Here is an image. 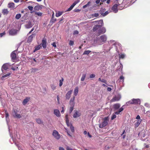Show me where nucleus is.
Wrapping results in <instances>:
<instances>
[{
  "instance_id": "09e8293b",
  "label": "nucleus",
  "mask_w": 150,
  "mask_h": 150,
  "mask_svg": "<svg viewBox=\"0 0 150 150\" xmlns=\"http://www.w3.org/2000/svg\"><path fill=\"white\" fill-rule=\"evenodd\" d=\"M35 14L38 15V16H41L42 15V13L40 12H36Z\"/></svg>"
},
{
  "instance_id": "aec40b11",
  "label": "nucleus",
  "mask_w": 150,
  "mask_h": 150,
  "mask_svg": "<svg viewBox=\"0 0 150 150\" xmlns=\"http://www.w3.org/2000/svg\"><path fill=\"white\" fill-rule=\"evenodd\" d=\"M63 13V11H58L56 12L55 14V16L56 17H59L61 16Z\"/></svg>"
},
{
  "instance_id": "680f3d73",
  "label": "nucleus",
  "mask_w": 150,
  "mask_h": 150,
  "mask_svg": "<svg viewBox=\"0 0 150 150\" xmlns=\"http://www.w3.org/2000/svg\"><path fill=\"white\" fill-rule=\"evenodd\" d=\"M52 45L54 47H57V45L56 44V43L55 42H53Z\"/></svg>"
},
{
  "instance_id": "2f4dec72",
  "label": "nucleus",
  "mask_w": 150,
  "mask_h": 150,
  "mask_svg": "<svg viewBox=\"0 0 150 150\" xmlns=\"http://www.w3.org/2000/svg\"><path fill=\"white\" fill-rule=\"evenodd\" d=\"M41 47V46L40 45H38L37 46L35 47V49L33 51V52H35L36 51L39 50Z\"/></svg>"
},
{
  "instance_id": "7ed1b4c3",
  "label": "nucleus",
  "mask_w": 150,
  "mask_h": 150,
  "mask_svg": "<svg viewBox=\"0 0 150 150\" xmlns=\"http://www.w3.org/2000/svg\"><path fill=\"white\" fill-rule=\"evenodd\" d=\"M109 121V118L108 117H105L103 121L101 124L99 125V127L100 128H102L106 126L108 124V122Z\"/></svg>"
},
{
  "instance_id": "4be33fe9",
  "label": "nucleus",
  "mask_w": 150,
  "mask_h": 150,
  "mask_svg": "<svg viewBox=\"0 0 150 150\" xmlns=\"http://www.w3.org/2000/svg\"><path fill=\"white\" fill-rule=\"evenodd\" d=\"M79 92V88L78 87H76L74 90V94L75 96H76L77 95V94Z\"/></svg>"
},
{
  "instance_id": "ddd939ff",
  "label": "nucleus",
  "mask_w": 150,
  "mask_h": 150,
  "mask_svg": "<svg viewBox=\"0 0 150 150\" xmlns=\"http://www.w3.org/2000/svg\"><path fill=\"white\" fill-rule=\"evenodd\" d=\"M124 79V77L122 76H121L119 78V79L118 80L117 82H120V84L121 83L122 85L123 86Z\"/></svg>"
},
{
  "instance_id": "f704fd0d",
  "label": "nucleus",
  "mask_w": 150,
  "mask_h": 150,
  "mask_svg": "<svg viewBox=\"0 0 150 150\" xmlns=\"http://www.w3.org/2000/svg\"><path fill=\"white\" fill-rule=\"evenodd\" d=\"M91 4V2L90 1L88 2L86 4L83 6V8H85L89 6Z\"/></svg>"
},
{
  "instance_id": "13d9d810",
  "label": "nucleus",
  "mask_w": 150,
  "mask_h": 150,
  "mask_svg": "<svg viewBox=\"0 0 150 150\" xmlns=\"http://www.w3.org/2000/svg\"><path fill=\"white\" fill-rule=\"evenodd\" d=\"M66 119V121H69V119H68V116L67 115L65 117Z\"/></svg>"
},
{
  "instance_id": "f03ea898",
  "label": "nucleus",
  "mask_w": 150,
  "mask_h": 150,
  "mask_svg": "<svg viewBox=\"0 0 150 150\" xmlns=\"http://www.w3.org/2000/svg\"><path fill=\"white\" fill-rule=\"evenodd\" d=\"M107 40V37L105 35H103L100 36L99 38H98L97 42L99 45L102 44L103 42H105Z\"/></svg>"
},
{
  "instance_id": "79ce46f5",
  "label": "nucleus",
  "mask_w": 150,
  "mask_h": 150,
  "mask_svg": "<svg viewBox=\"0 0 150 150\" xmlns=\"http://www.w3.org/2000/svg\"><path fill=\"white\" fill-rule=\"evenodd\" d=\"M10 73H8L5 75H3L1 78V79L3 80L4 78L9 76V75H10Z\"/></svg>"
},
{
  "instance_id": "ea45409f",
  "label": "nucleus",
  "mask_w": 150,
  "mask_h": 150,
  "mask_svg": "<svg viewBox=\"0 0 150 150\" xmlns=\"http://www.w3.org/2000/svg\"><path fill=\"white\" fill-rule=\"evenodd\" d=\"M86 74H83L82 75V76L81 78V81H83L84 80V79L86 78Z\"/></svg>"
},
{
  "instance_id": "052dcab7",
  "label": "nucleus",
  "mask_w": 150,
  "mask_h": 150,
  "mask_svg": "<svg viewBox=\"0 0 150 150\" xmlns=\"http://www.w3.org/2000/svg\"><path fill=\"white\" fill-rule=\"evenodd\" d=\"M73 9V8L71 7V6L70 7L68 8L67 10L66 11H71L72 9Z\"/></svg>"
},
{
  "instance_id": "338daca9",
  "label": "nucleus",
  "mask_w": 150,
  "mask_h": 150,
  "mask_svg": "<svg viewBox=\"0 0 150 150\" xmlns=\"http://www.w3.org/2000/svg\"><path fill=\"white\" fill-rule=\"evenodd\" d=\"M136 119L137 120H142L141 119H140V117L139 115H137L136 117Z\"/></svg>"
},
{
  "instance_id": "9d476101",
  "label": "nucleus",
  "mask_w": 150,
  "mask_h": 150,
  "mask_svg": "<svg viewBox=\"0 0 150 150\" xmlns=\"http://www.w3.org/2000/svg\"><path fill=\"white\" fill-rule=\"evenodd\" d=\"M47 41L45 38H44L42 41V45L44 48H45L47 47Z\"/></svg>"
},
{
  "instance_id": "bb28decb",
  "label": "nucleus",
  "mask_w": 150,
  "mask_h": 150,
  "mask_svg": "<svg viewBox=\"0 0 150 150\" xmlns=\"http://www.w3.org/2000/svg\"><path fill=\"white\" fill-rule=\"evenodd\" d=\"M33 25L31 22H29L28 24L25 25V26L26 28H29L32 27Z\"/></svg>"
},
{
  "instance_id": "6ab92c4d",
  "label": "nucleus",
  "mask_w": 150,
  "mask_h": 150,
  "mask_svg": "<svg viewBox=\"0 0 150 150\" xmlns=\"http://www.w3.org/2000/svg\"><path fill=\"white\" fill-rule=\"evenodd\" d=\"M35 34H32L29 36L28 37L27 42L28 43L30 42L32 40L34 36H35Z\"/></svg>"
},
{
  "instance_id": "864d4df0",
  "label": "nucleus",
  "mask_w": 150,
  "mask_h": 150,
  "mask_svg": "<svg viewBox=\"0 0 150 150\" xmlns=\"http://www.w3.org/2000/svg\"><path fill=\"white\" fill-rule=\"evenodd\" d=\"M66 124L68 126L70 127L72 125L71 124H70L69 123V121H66Z\"/></svg>"
},
{
  "instance_id": "b1692460",
  "label": "nucleus",
  "mask_w": 150,
  "mask_h": 150,
  "mask_svg": "<svg viewBox=\"0 0 150 150\" xmlns=\"http://www.w3.org/2000/svg\"><path fill=\"white\" fill-rule=\"evenodd\" d=\"M8 84L10 86L11 88L12 89H14L16 87H17V86H16V83L15 82H14L12 84H10V83H8Z\"/></svg>"
},
{
  "instance_id": "3c124183",
  "label": "nucleus",
  "mask_w": 150,
  "mask_h": 150,
  "mask_svg": "<svg viewBox=\"0 0 150 150\" xmlns=\"http://www.w3.org/2000/svg\"><path fill=\"white\" fill-rule=\"evenodd\" d=\"M75 97L74 96L72 98H71L69 102H74Z\"/></svg>"
},
{
  "instance_id": "49530a36",
  "label": "nucleus",
  "mask_w": 150,
  "mask_h": 150,
  "mask_svg": "<svg viewBox=\"0 0 150 150\" xmlns=\"http://www.w3.org/2000/svg\"><path fill=\"white\" fill-rule=\"evenodd\" d=\"M69 104L71 106L74 107L75 104L74 102H69Z\"/></svg>"
},
{
  "instance_id": "2eb2a0df",
  "label": "nucleus",
  "mask_w": 150,
  "mask_h": 150,
  "mask_svg": "<svg viewBox=\"0 0 150 150\" xmlns=\"http://www.w3.org/2000/svg\"><path fill=\"white\" fill-rule=\"evenodd\" d=\"M30 98L29 97H27L25 99L23 100L22 102L23 105H25L30 100Z\"/></svg>"
},
{
  "instance_id": "20e7f679",
  "label": "nucleus",
  "mask_w": 150,
  "mask_h": 150,
  "mask_svg": "<svg viewBox=\"0 0 150 150\" xmlns=\"http://www.w3.org/2000/svg\"><path fill=\"white\" fill-rule=\"evenodd\" d=\"M118 5H119V4H118L117 3L115 4L112 7V9L115 13H117L118 9L121 10L123 9V8H120L119 6L118 7Z\"/></svg>"
},
{
  "instance_id": "37998d69",
  "label": "nucleus",
  "mask_w": 150,
  "mask_h": 150,
  "mask_svg": "<svg viewBox=\"0 0 150 150\" xmlns=\"http://www.w3.org/2000/svg\"><path fill=\"white\" fill-rule=\"evenodd\" d=\"M51 87L52 89L54 90L56 89V86L54 84H52L51 85Z\"/></svg>"
},
{
  "instance_id": "a211bd4d",
  "label": "nucleus",
  "mask_w": 150,
  "mask_h": 150,
  "mask_svg": "<svg viewBox=\"0 0 150 150\" xmlns=\"http://www.w3.org/2000/svg\"><path fill=\"white\" fill-rule=\"evenodd\" d=\"M81 115V113L79 111H76L75 112L73 115V117L74 118H76L79 117Z\"/></svg>"
},
{
  "instance_id": "de8ad7c7",
  "label": "nucleus",
  "mask_w": 150,
  "mask_h": 150,
  "mask_svg": "<svg viewBox=\"0 0 150 150\" xmlns=\"http://www.w3.org/2000/svg\"><path fill=\"white\" fill-rule=\"evenodd\" d=\"M74 107L73 106H71L69 109V113H71L74 109Z\"/></svg>"
},
{
  "instance_id": "423d86ee",
  "label": "nucleus",
  "mask_w": 150,
  "mask_h": 150,
  "mask_svg": "<svg viewBox=\"0 0 150 150\" xmlns=\"http://www.w3.org/2000/svg\"><path fill=\"white\" fill-rule=\"evenodd\" d=\"M52 134L54 137L57 139H58L60 138V135L57 131L56 130L53 131Z\"/></svg>"
},
{
  "instance_id": "774afa93",
  "label": "nucleus",
  "mask_w": 150,
  "mask_h": 150,
  "mask_svg": "<svg viewBox=\"0 0 150 150\" xmlns=\"http://www.w3.org/2000/svg\"><path fill=\"white\" fill-rule=\"evenodd\" d=\"M11 69L12 70H13V71H15V70H17V69H18V67H16V68H14V67H12L11 68Z\"/></svg>"
},
{
  "instance_id": "dca6fc26",
  "label": "nucleus",
  "mask_w": 150,
  "mask_h": 150,
  "mask_svg": "<svg viewBox=\"0 0 150 150\" xmlns=\"http://www.w3.org/2000/svg\"><path fill=\"white\" fill-rule=\"evenodd\" d=\"M17 32V31L16 30L12 29L10 30L9 33L10 35H13L16 34Z\"/></svg>"
},
{
  "instance_id": "39448f33",
  "label": "nucleus",
  "mask_w": 150,
  "mask_h": 150,
  "mask_svg": "<svg viewBox=\"0 0 150 150\" xmlns=\"http://www.w3.org/2000/svg\"><path fill=\"white\" fill-rule=\"evenodd\" d=\"M121 96L120 94H118L115 95L111 100V102H114L119 100L121 99Z\"/></svg>"
},
{
  "instance_id": "a18cd8bd",
  "label": "nucleus",
  "mask_w": 150,
  "mask_h": 150,
  "mask_svg": "<svg viewBox=\"0 0 150 150\" xmlns=\"http://www.w3.org/2000/svg\"><path fill=\"white\" fill-rule=\"evenodd\" d=\"M56 19H54V18H51L50 21L52 23H54L56 21Z\"/></svg>"
},
{
  "instance_id": "6e6552de",
  "label": "nucleus",
  "mask_w": 150,
  "mask_h": 150,
  "mask_svg": "<svg viewBox=\"0 0 150 150\" xmlns=\"http://www.w3.org/2000/svg\"><path fill=\"white\" fill-rule=\"evenodd\" d=\"M17 50H16L13 51L11 54V57L12 60L16 59V52H17Z\"/></svg>"
},
{
  "instance_id": "e433bc0d",
  "label": "nucleus",
  "mask_w": 150,
  "mask_h": 150,
  "mask_svg": "<svg viewBox=\"0 0 150 150\" xmlns=\"http://www.w3.org/2000/svg\"><path fill=\"white\" fill-rule=\"evenodd\" d=\"M5 114H6V121L7 122V123L8 125V120L7 119V118L8 117L9 115L8 112H7L6 111H5Z\"/></svg>"
},
{
  "instance_id": "58836bf2",
  "label": "nucleus",
  "mask_w": 150,
  "mask_h": 150,
  "mask_svg": "<svg viewBox=\"0 0 150 150\" xmlns=\"http://www.w3.org/2000/svg\"><path fill=\"white\" fill-rule=\"evenodd\" d=\"M91 52V51L89 50L85 51L83 53V55L87 54L88 55L89 53Z\"/></svg>"
},
{
  "instance_id": "4c0bfd02",
  "label": "nucleus",
  "mask_w": 150,
  "mask_h": 150,
  "mask_svg": "<svg viewBox=\"0 0 150 150\" xmlns=\"http://www.w3.org/2000/svg\"><path fill=\"white\" fill-rule=\"evenodd\" d=\"M64 81V79L63 78H62L61 79L59 80V86L61 87L62 86L63 84V82Z\"/></svg>"
},
{
  "instance_id": "9b49d317",
  "label": "nucleus",
  "mask_w": 150,
  "mask_h": 150,
  "mask_svg": "<svg viewBox=\"0 0 150 150\" xmlns=\"http://www.w3.org/2000/svg\"><path fill=\"white\" fill-rule=\"evenodd\" d=\"M72 93V90H70L69 91L66 95L65 97L67 99H69Z\"/></svg>"
},
{
  "instance_id": "72a5a7b5",
  "label": "nucleus",
  "mask_w": 150,
  "mask_h": 150,
  "mask_svg": "<svg viewBox=\"0 0 150 150\" xmlns=\"http://www.w3.org/2000/svg\"><path fill=\"white\" fill-rule=\"evenodd\" d=\"M96 22H98V24L100 25V27L103 25V22L102 20H100L98 21H96Z\"/></svg>"
},
{
  "instance_id": "f3484780",
  "label": "nucleus",
  "mask_w": 150,
  "mask_h": 150,
  "mask_svg": "<svg viewBox=\"0 0 150 150\" xmlns=\"http://www.w3.org/2000/svg\"><path fill=\"white\" fill-rule=\"evenodd\" d=\"M10 135L13 141L15 142V144L18 147L19 150H23V149H22V148L21 147L19 146V144H17L15 142V139H14L13 138V136H12L11 134H10Z\"/></svg>"
},
{
  "instance_id": "e2e57ef3",
  "label": "nucleus",
  "mask_w": 150,
  "mask_h": 150,
  "mask_svg": "<svg viewBox=\"0 0 150 150\" xmlns=\"http://www.w3.org/2000/svg\"><path fill=\"white\" fill-rule=\"evenodd\" d=\"M101 82L103 83H104L105 84H107V81L104 79H102V81H101Z\"/></svg>"
},
{
  "instance_id": "bf43d9fd",
  "label": "nucleus",
  "mask_w": 150,
  "mask_h": 150,
  "mask_svg": "<svg viewBox=\"0 0 150 150\" xmlns=\"http://www.w3.org/2000/svg\"><path fill=\"white\" fill-rule=\"evenodd\" d=\"M79 2V0H77V1H75L73 4H74V5H76L77 3H78Z\"/></svg>"
},
{
  "instance_id": "603ef678",
  "label": "nucleus",
  "mask_w": 150,
  "mask_h": 150,
  "mask_svg": "<svg viewBox=\"0 0 150 150\" xmlns=\"http://www.w3.org/2000/svg\"><path fill=\"white\" fill-rule=\"evenodd\" d=\"M95 76V75L94 74H92L90 75V78H93Z\"/></svg>"
},
{
  "instance_id": "1a4fd4ad",
  "label": "nucleus",
  "mask_w": 150,
  "mask_h": 150,
  "mask_svg": "<svg viewBox=\"0 0 150 150\" xmlns=\"http://www.w3.org/2000/svg\"><path fill=\"white\" fill-rule=\"evenodd\" d=\"M16 110H14L13 116L15 118L19 119L21 117V116L20 114H18Z\"/></svg>"
},
{
  "instance_id": "f8f14e48",
  "label": "nucleus",
  "mask_w": 150,
  "mask_h": 150,
  "mask_svg": "<svg viewBox=\"0 0 150 150\" xmlns=\"http://www.w3.org/2000/svg\"><path fill=\"white\" fill-rule=\"evenodd\" d=\"M54 113L57 117H59L61 116L60 111L58 109H54Z\"/></svg>"
},
{
  "instance_id": "393cba45",
  "label": "nucleus",
  "mask_w": 150,
  "mask_h": 150,
  "mask_svg": "<svg viewBox=\"0 0 150 150\" xmlns=\"http://www.w3.org/2000/svg\"><path fill=\"white\" fill-rule=\"evenodd\" d=\"M106 32V29L104 27L102 28L101 29H100L99 30V32L100 33L103 34L105 33Z\"/></svg>"
},
{
  "instance_id": "f257e3e1",
  "label": "nucleus",
  "mask_w": 150,
  "mask_h": 150,
  "mask_svg": "<svg viewBox=\"0 0 150 150\" xmlns=\"http://www.w3.org/2000/svg\"><path fill=\"white\" fill-rule=\"evenodd\" d=\"M141 101L139 99H134L133 98L130 101L126 103V104L127 105H129V104H140Z\"/></svg>"
},
{
  "instance_id": "c756f323",
  "label": "nucleus",
  "mask_w": 150,
  "mask_h": 150,
  "mask_svg": "<svg viewBox=\"0 0 150 150\" xmlns=\"http://www.w3.org/2000/svg\"><path fill=\"white\" fill-rule=\"evenodd\" d=\"M42 5H40L36 6L34 7V9L35 10H39L42 8Z\"/></svg>"
},
{
  "instance_id": "7c9ffc66",
  "label": "nucleus",
  "mask_w": 150,
  "mask_h": 150,
  "mask_svg": "<svg viewBox=\"0 0 150 150\" xmlns=\"http://www.w3.org/2000/svg\"><path fill=\"white\" fill-rule=\"evenodd\" d=\"M120 105L119 103H116L114 105V107L115 110H117L120 107Z\"/></svg>"
},
{
  "instance_id": "473e14b6",
  "label": "nucleus",
  "mask_w": 150,
  "mask_h": 150,
  "mask_svg": "<svg viewBox=\"0 0 150 150\" xmlns=\"http://www.w3.org/2000/svg\"><path fill=\"white\" fill-rule=\"evenodd\" d=\"M119 58L120 59H124L125 57V55L124 53L119 54Z\"/></svg>"
},
{
  "instance_id": "0eeeda50",
  "label": "nucleus",
  "mask_w": 150,
  "mask_h": 150,
  "mask_svg": "<svg viewBox=\"0 0 150 150\" xmlns=\"http://www.w3.org/2000/svg\"><path fill=\"white\" fill-rule=\"evenodd\" d=\"M11 66V65L9 63H7L4 64H3L1 70L3 72V70H7L8 69V67H10Z\"/></svg>"
},
{
  "instance_id": "c9c22d12",
  "label": "nucleus",
  "mask_w": 150,
  "mask_h": 150,
  "mask_svg": "<svg viewBox=\"0 0 150 150\" xmlns=\"http://www.w3.org/2000/svg\"><path fill=\"white\" fill-rule=\"evenodd\" d=\"M111 43H112V45H117L118 44V45L120 47L121 45L120 44H119L118 43H116L115 42V41L114 40H112L111 41Z\"/></svg>"
},
{
  "instance_id": "69168bd1",
  "label": "nucleus",
  "mask_w": 150,
  "mask_h": 150,
  "mask_svg": "<svg viewBox=\"0 0 150 150\" xmlns=\"http://www.w3.org/2000/svg\"><path fill=\"white\" fill-rule=\"evenodd\" d=\"M108 13L109 12L108 11H106L104 14H103V16H106Z\"/></svg>"
},
{
  "instance_id": "c85d7f7f",
  "label": "nucleus",
  "mask_w": 150,
  "mask_h": 150,
  "mask_svg": "<svg viewBox=\"0 0 150 150\" xmlns=\"http://www.w3.org/2000/svg\"><path fill=\"white\" fill-rule=\"evenodd\" d=\"M8 11L7 9H4L2 10V13L4 15H6L8 13Z\"/></svg>"
},
{
  "instance_id": "6e6d98bb",
  "label": "nucleus",
  "mask_w": 150,
  "mask_h": 150,
  "mask_svg": "<svg viewBox=\"0 0 150 150\" xmlns=\"http://www.w3.org/2000/svg\"><path fill=\"white\" fill-rule=\"evenodd\" d=\"M116 117V115L115 114L113 115L111 117V119L112 120H113Z\"/></svg>"
},
{
  "instance_id": "4468645a",
  "label": "nucleus",
  "mask_w": 150,
  "mask_h": 150,
  "mask_svg": "<svg viewBox=\"0 0 150 150\" xmlns=\"http://www.w3.org/2000/svg\"><path fill=\"white\" fill-rule=\"evenodd\" d=\"M142 120H136L134 124V126L135 128L139 126L142 122Z\"/></svg>"
},
{
  "instance_id": "c03bdc74",
  "label": "nucleus",
  "mask_w": 150,
  "mask_h": 150,
  "mask_svg": "<svg viewBox=\"0 0 150 150\" xmlns=\"http://www.w3.org/2000/svg\"><path fill=\"white\" fill-rule=\"evenodd\" d=\"M70 129L71 130V131L73 132H74V128L72 125L70 127Z\"/></svg>"
},
{
  "instance_id": "a19ab883",
  "label": "nucleus",
  "mask_w": 150,
  "mask_h": 150,
  "mask_svg": "<svg viewBox=\"0 0 150 150\" xmlns=\"http://www.w3.org/2000/svg\"><path fill=\"white\" fill-rule=\"evenodd\" d=\"M21 17V15L20 13L17 14L16 15L15 18L17 19H18Z\"/></svg>"
},
{
  "instance_id": "4d7b16f0",
  "label": "nucleus",
  "mask_w": 150,
  "mask_h": 150,
  "mask_svg": "<svg viewBox=\"0 0 150 150\" xmlns=\"http://www.w3.org/2000/svg\"><path fill=\"white\" fill-rule=\"evenodd\" d=\"M5 32H4L3 33H0V36L1 37H2V36L5 35Z\"/></svg>"
},
{
  "instance_id": "a878e982",
  "label": "nucleus",
  "mask_w": 150,
  "mask_h": 150,
  "mask_svg": "<svg viewBox=\"0 0 150 150\" xmlns=\"http://www.w3.org/2000/svg\"><path fill=\"white\" fill-rule=\"evenodd\" d=\"M35 120L37 123L39 124H42L43 123V121L40 118H36L35 119Z\"/></svg>"
},
{
  "instance_id": "8fccbe9b",
  "label": "nucleus",
  "mask_w": 150,
  "mask_h": 150,
  "mask_svg": "<svg viewBox=\"0 0 150 150\" xmlns=\"http://www.w3.org/2000/svg\"><path fill=\"white\" fill-rule=\"evenodd\" d=\"M74 42L73 41L70 40L69 42V45L71 46H72L74 45Z\"/></svg>"
},
{
  "instance_id": "cd10ccee",
  "label": "nucleus",
  "mask_w": 150,
  "mask_h": 150,
  "mask_svg": "<svg viewBox=\"0 0 150 150\" xmlns=\"http://www.w3.org/2000/svg\"><path fill=\"white\" fill-rule=\"evenodd\" d=\"M100 27V25H96L93 27V31H96L98 29H99V28Z\"/></svg>"
},
{
  "instance_id": "5fc2aeb1",
  "label": "nucleus",
  "mask_w": 150,
  "mask_h": 150,
  "mask_svg": "<svg viewBox=\"0 0 150 150\" xmlns=\"http://www.w3.org/2000/svg\"><path fill=\"white\" fill-rule=\"evenodd\" d=\"M28 8L30 11H32L33 9V7L32 6H28Z\"/></svg>"
},
{
  "instance_id": "0e129e2a",
  "label": "nucleus",
  "mask_w": 150,
  "mask_h": 150,
  "mask_svg": "<svg viewBox=\"0 0 150 150\" xmlns=\"http://www.w3.org/2000/svg\"><path fill=\"white\" fill-rule=\"evenodd\" d=\"M62 110L61 111V112L62 113H63L64 111V107H62Z\"/></svg>"
},
{
  "instance_id": "5701e85b",
  "label": "nucleus",
  "mask_w": 150,
  "mask_h": 150,
  "mask_svg": "<svg viewBox=\"0 0 150 150\" xmlns=\"http://www.w3.org/2000/svg\"><path fill=\"white\" fill-rule=\"evenodd\" d=\"M15 4L13 2L9 3L8 4V7L9 8H13L14 7Z\"/></svg>"
},
{
  "instance_id": "412c9836",
  "label": "nucleus",
  "mask_w": 150,
  "mask_h": 150,
  "mask_svg": "<svg viewBox=\"0 0 150 150\" xmlns=\"http://www.w3.org/2000/svg\"><path fill=\"white\" fill-rule=\"evenodd\" d=\"M124 105H123L121 108H120L119 110L118 111H117L115 112V113L116 115H119L120 113L122 111L124 110Z\"/></svg>"
}]
</instances>
